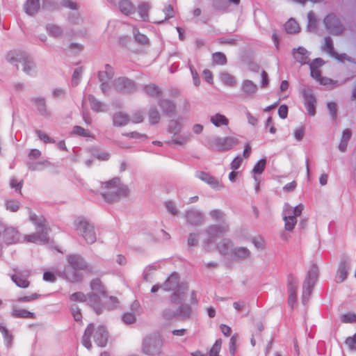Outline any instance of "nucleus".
<instances>
[{
  "instance_id": "nucleus-1",
  "label": "nucleus",
  "mask_w": 356,
  "mask_h": 356,
  "mask_svg": "<svg viewBox=\"0 0 356 356\" xmlns=\"http://www.w3.org/2000/svg\"><path fill=\"white\" fill-rule=\"evenodd\" d=\"M91 291L88 293V305L97 315H100L104 310L115 309L119 303L117 297L108 296L106 286L99 278H94L90 282Z\"/></svg>"
},
{
  "instance_id": "nucleus-2",
  "label": "nucleus",
  "mask_w": 356,
  "mask_h": 356,
  "mask_svg": "<svg viewBox=\"0 0 356 356\" xmlns=\"http://www.w3.org/2000/svg\"><path fill=\"white\" fill-rule=\"evenodd\" d=\"M197 299L194 290L186 280L179 283V318H188L196 306Z\"/></svg>"
},
{
  "instance_id": "nucleus-3",
  "label": "nucleus",
  "mask_w": 356,
  "mask_h": 356,
  "mask_svg": "<svg viewBox=\"0 0 356 356\" xmlns=\"http://www.w3.org/2000/svg\"><path fill=\"white\" fill-rule=\"evenodd\" d=\"M107 191L102 193L104 199L108 203L115 202L121 197L129 195V189L125 186L120 185L119 177H114L105 182Z\"/></svg>"
},
{
  "instance_id": "nucleus-4",
  "label": "nucleus",
  "mask_w": 356,
  "mask_h": 356,
  "mask_svg": "<svg viewBox=\"0 0 356 356\" xmlns=\"http://www.w3.org/2000/svg\"><path fill=\"white\" fill-rule=\"evenodd\" d=\"M305 208V207L302 203L296 204L286 203L284 205L282 218L286 230L291 231L294 229L298 222L297 218L301 216Z\"/></svg>"
},
{
  "instance_id": "nucleus-5",
  "label": "nucleus",
  "mask_w": 356,
  "mask_h": 356,
  "mask_svg": "<svg viewBox=\"0 0 356 356\" xmlns=\"http://www.w3.org/2000/svg\"><path fill=\"white\" fill-rule=\"evenodd\" d=\"M163 341L160 335L152 333L147 336L143 341L142 350L145 355L159 356L161 354Z\"/></svg>"
},
{
  "instance_id": "nucleus-6",
  "label": "nucleus",
  "mask_w": 356,
  "mask_h": 356,
  "mask_svg": "<svg viewBox=\"0 0 356 356\" xmlns=\"http://www.w3.org/2000/svg\"><path fill=\"white\" fill-rule=\"evenodd\" d=\"M76 229L85 239L86 243L92 244L97 240L96 234L93 225L86 219L79 220L75 223Z\"/></svg>"
},
{
  "instance_id": "nucleus-7",
  "label": "nucleus",
  "mask_w": 356,
  "mask_h": 356,
  "mask_svg": "<svg viewBox=\"0 0 356 356\" xmlns=\"http://www.w3.org/2000/svg\"><path fill=\"white\" fill-rule=\"evenodd\" d=\"M162 290L166 292H172L169 298L170 303L178 302V272H172L162 284Z\"/></svg>"
},
{
  "instance_id": "nucleus-8",
  "label": "nucleus",
  "mask_w": 356,
  "mask_h": 356,
  "mask_svg": "<svg viewBox=\"0 0 356 356\" xmlns=\"http://www.w3.org/2000/svg\"><path fill=\"white\" fill-rule=\"evenodd\" d=\"M113 85L115 90L122 94L130 95L134 93L138 90L136 81L127 76L116 78Z\"/></svg>"
},
{
  "instance_id": "nucleus-9",
  "label": "nucleus",
  "mask_w": 356,
  "mask_h": 356,
  "mask_svg": "<svg viewBox=\"0 0 356 356\" xmlns=\"http://www.w3.org/2000/svg\"><path fill=\"white\" fill-rule=\"evenodd\" d=\"M60 276L70 283L81 282L83 278L82 270L66 264L60 273Z\"/></svg>"
},
{
  "instance_id": "nucleus-10",
  "label": "nucleus",
  "mask_w": 356,
  "mask_h": 356,
  "mask_svg": "<svg viewBox=\"0 0 356 356\" xmlns=\"http://www.w3.org/2000/svg\"><path fill=\"white\" fill-rule=\"evenodd\" d=\"M1 236H2L3 241L8 245L14 244L19 240V232L18 230L12 226H7L3 222L0 225Z\"/></svg>"
},
{
  "instance_id": "nucleus-11",
  "label": "nucleus",
  "mask_w": 356,
  "mask_h": 356,
  "mask_svg": "<svg viewBox=\"0 0 356 356\" xmlns=\"http://www.w3.org/2000/svg\"><path fill=\"white\" fill-rule=\"evenodd\" d=\"M67 264L81 270L90 272L92 266L88 264L84 257L78 253H72L66 256Z\"/></svg>"
},
{
  "instance_id": "nucleus-12",
  "label": "nucleus",
  "mask_w": 356,
  "mask_h": 356,
  "mask_svg": "<svg viewBox=\"0 0 356 356\" xmlns=\"http://www.w3.org/2000/svg\"><path fill=\"white\" fill-rule=\"evenodd\" d=\"M323 62L320 58H316L310 64L311 75L322 85L328 86L333 83V81L329 78H321L318 68L322 66Z\"/></svg>"
},
{
  "instance_id": "nucleus-13",
  "label": "nucleus",
  "mask_w": 356,
  "mask_h": 356,
  "mask_svg": "<svg viewBox=\"0 0 356 356\" xmlns=\"http://www.w3.org/2000/svg\"><path fill=\"white\" fill-rule=\"evenodd\" d=\"M303 97L304 105L308 115L311 117H314L316 113V99L315 96L310 90L306 89L303 91Z\"/></svg>"
},
{
  "instance_id": "nucleus-14",
  "label": "nucleus",
  "mask_w": 356,
  "mask_h": 356,
  "mask_svg": "<svg viewBox=\"0 0 356 356\" xmlns=\"http://www.w3.org/2000/svg\"><path fill=\"white\" fill-rule=\"evenodd\" d=\"M108 337V333L106 327L103 325H100L94 333V341L97 346L101 348L105 347L107 344Z\"/></svg>"
},
{
  "instance_id": "nucleus-15",
  "label": "nucleus",
  "mask_w": 356,
  "mask_h": 356,
  "mask_svg": "<svg viewBox=\"0 0 356 356\" xmlns=\"http://www.w3.org/2000/svg\"><path fill=\"white\" fill-rule=\"evenodd\" d=\"M23 72L29 76L35 77L37 75L36 65L33 60L29 56L24 55L22 56Z\"/></svg>"
},
{
  "instance_id": "nucleus-16",
  "label": "nucleus",
  "mask_w": 356,
  "mask_h": 356,
  "mask_svg": "<svg viewBox=\"0 0 356 356\" xmlns=\"http://www.w3.org/2000/svg\"><path fill=\"white\" fill-rule=\"evenodd\" d=\"M237 143V140L232 137H226L217 139L213 147L218 151H226L232 148Z\"/></svg>"
},
{
  "instance_id": "nucleus-17",
  "label": "nucleus",
  "mask_w": 356,
  "mask_h": 356,
  "mask_svg": "<svg viewBox=\"0 0 356 356\" xmlns=\"http://www.w3.org/2000/svg\"><path fill=\"white\" fill-rule=\"evenodd\" d=\"M158 104L161 108L163 113L166 115L171 116L175 114L176 104L174 101L168 99L160 98L158 102Z\"/></svg>"
},
{
  "instance_id": "nucleus-18",
  "label": "nucleus",
  "mask_w": 356,
  "mask_h": 356,
  "mask_svg": "<svg viewBox=\"0 0 356 356\" xmlns=\"http://www.w3.org/2000/svg\"><path fill=\"white\" fill-rule=\"evenodd\" d=\"M325 26L334 35L341 32L342 28L339 20L333 15L327 16L324 21Z\"/></svg>"
},
{
  "instance_id": "nucleus-19",
  "label": "nucleus",
  "mask_w": 356,
  "mask_h": 356,
  "mask_svg": "<svg viewBox=\"0 0 356 356\" xmlns=\"http://www.w3.org/2000/svg\"><path fill=\"white\" fill-rule=\"evenodd\" d=\"M29 219L35 225L36 232H47L48 227L46 224V219L42 216H38L35 213H31L29 216Z\"/></svg>"
},
{
  "instance_id": "nucleus-20",
  "label": "nucleus",
  "mask_w": 356,
  "mask_h": 356,
  "mask_svg": "<svg viewBox=\"0 0 356 356\" xmlns=\"http://www.w3.org/2000/svg\"><path fill=\"white\" fill-rule=\"evenodd\" d=\"M26 240L28 242L39 244H46L49 242L47 232H36L32 234L26 236Z\"/></svg>"
},
{
  "instance_id": "nucleus-21",
  "label": "nucleus",
  "mask_w": 356,
  "mask_h": 356,
  "mask_svg": "<svg viewBox=\"0 0 356 356\" xmlns=\"http://www.w3.org/2000/svg\"><path fill=\"white\" fill-rule=\"evenodd\" d=\"M31 101L36 106L37 111L40 115L45 117V118H47L49 116L50 113L47 109L46 100H45L44 97H33Z\"/></svg>"
},
{
  "instance_id": "nucleus-22",
  "label": "nucleus",
  "mask_w": 356,
  "mask_h": 356,
  "mask_svg": "<svg viewBox=\"0 0 356 356\" xmlns=\"http://www.w3.org/2000/svg\"><path fill=\"white\" fill-rule=\"evenodd\" d=\"M168 132L172 134L170 140L166 141L168 145H178V120H170L168 126Z\"/></svg>"
},
{
  "instance_id": "nucleus-23",
  "label": "nucleus",
  "mask_w": 356,
  "mask_h": 356,
  "mask_svg": "<svg viewBox=\"0 0 356 356\" xmlns=\"http://www.w3.org/2000/svg\"><path fill=\"white\" fill-rule=\"evenodd\" d=\"M113 124L115 127H122L130 121L129 116L122 111L116 112L113 115Z\"/></svg>"
},
{
  "instance_id": "nucleus-24",
  "label": "nucleus",
  "mask_w": 356,
  "mask_h": 356,
  "mask_svg": "<svg viewBox=\"0 0 356 356\" xmlns=\"http://www.w3.org/2000/svg\"><path fill=\"white\" fill-rule=\"evenodd\" d=\"M95 326L93 323H89L86 327L83 335L82 337V344L88 350H90L92 348V343L90 341V337L94 332Z\"/></svg>"
},
{
  "instance_id": "nucleus-25",
  "label": "nucleus",
  "mask_w": 356,
  "mask_h": 356,
  "mask_svg": "<svg viewBox=\"0 0 356 356\" xmlns=\"http://www.w3.org/2000/svg\"><path fill=\"white\" fill-rule=\"evenodd\" d=\"M143 92L149 97L152 98H161L162 91L159 87L154 83L147 84L143 86Z\"/></svg>"
},
{
  "instance_id": "nucleus-26",
  "label": "nucleus",
  "mask_w": 356,
  "mask_h": 356,
  "mask_svg": "<svg viewBox=\"0 0 356 356\" xmlns=\"http://www.w3.org/2000/svg\"><path fill=\"white\" fill-rule=\"evenodd\" d=\"M171 304L172 307H167L163 311L162 316L165 321L178 318V302Z\"/></svg>"
},
{
  "instance_id": "nucleus-27",
  "label": "nucleus",
  "mask_w": 356,
  "mask_h": 356,
  "mask_svg": "<svg viewBox=\"0 0 356 356\" xmlns=\"http://www.w3.org/2000/svg\"><path fill=\"white\" fill-rule=\"evenodd\" d=\"M211 122L217 127H227L229 123V119L221 113H217L210 118Z\"/></svg>"
},
{
  "instance_id": "nucleus-28",
  "label": "nucleus",
  "mask_w": 356,
  "mask_h": 356,
  "mask_svg": "<svg viewBox=\"0 0 356 356\" xmlns=\"http://www.w3.org/2000/svg\"><path fill=\"white\" fill-rule=\"evenodd\" d=\"M11 316L13 318H35L36 315L34 312L26 310V309L13 308L11 312Z\"/></svg>"
},
{
  "instance_id": "nucleus-29",
  "label": "nucleus",
  "mask_w": 356,
  "mask_h": 356,
  "mask_svg": "<svg viewBox=\"0 0 356 356\" xmlns=\"http://www.w3.org/2000/svg\"><path fill=\"white\" fill-rule=\"evenodd\" d=\"M293 56L297 62L305 64L309 57V52L303 47H298L293 50Z\"/></svg>"
},
{
  "instance_id": "nucleus-30",
  "label": "nucleus",
  "mask_w": 356,
  "mask_h": 356,
  "mask_svg": "<svg viewBox=\"0 0 356 356\" xmlns=\"http://www.w3.org/2000/svg\"><path fill=\"white\" fill-rule=\"evenodd\" d=\"M40 8V0H27L24 9L26 14L30 16L35 15Z\"/></svg>"
},
{
  "instance_id": "nucleus-31",
  "label": "nucleus",
  "mask_w": 356,
  "mask_h": 356,
  "mask_svg": "<svg viewBox=\"0 0 356 356\" xmlns=\"http://www.w3.org/2000/svg\"><path fill=\"white\" fill-rule=\"evenodd\" d=\"M266 165V159H261L258 161L252 170V174L255 181H258L259 176L264 171Z\"/></svg>"
},
{
  "instance_id": "nucleus-32",
  "label": "nucleus",
  "mask_w": 356,
  "mask_h": 356,
  "mask_svg": "<svg viewBox=\"0 0 356 356\" xmlns=\"http://www.w3.org/2000/svg\"><path fill=\"white\" fill-rule=\"evenodd\" d=\"M241 90L246 95H254L257 91V86L253 81L246 79L241 83Z\"/></svg>"
},
{
  "instance_id": "nucleus-33",
  "label": "nucleus",
  "mask_w": 356,
  "mask_h": 356,
  "mask_svg": "<svg viewBox=\"0 0 356 356\" xmlns=\"http://www.w3.org/2000/svg\"><path fill=\"white\" fill-rule=\"evenodd\" d=\"M119 9L125 15H130L135 13V7L129 0H121L119 2Z\"/></svg>"
},
{
  "instance_id": "nucleus-34",
  "label": "nucleus",
  "mask_w": 356,
  "mask_h": 356,
  "mask_svg": "<svg viewBox=\"0 0 356 356\" xmlns=\"http://www.w3.org/2000/svg\"><path fill=\"white\" fill-rule=\"evenodd\" d=\"M12 281L17 285V286L22 289H26L29 286V281L23 277L20 273H15L11 276Z\"/></svg>"
},
{
  "instance_id": "nucleus-35",
  "label": "nucleus",
  "mask_w": 356,
  "mask_h": 356,
  "mask_svg": "<svg viewBox=\"0 0 356 356\" xmlns=\"http://www.w3.org/2000/svg\"><path fill=\"white\" fill-rule=\"evenodd\" d=\"M284 29L288 33L294 34L300 31V27L294 19H289L284 24Z\"/></svg>"
},
{
  "instance_id": "nucleus-36",
  "label": "nucleus",
  "mask_w": 356,
  "mask_h": 356,
  "mask_svg": "<svg viewBox=\"0 0 356 356\" xmlns=\"http://www.w3.org/2000/svg\"><path fill=\"white\" fill-rule=\"evenodd\" d=\"M149 5L147 2H141L138 5V13L143 22H149Z\"/></svg>"
},
{
  "instance_id": "nucleus-37",
  "label": "nucleus",
  "mask_w": 356,
  "mask_h": 356,
  "mask_svg": "<svg viewBox=\"0 0 356 356\" xmlns=\"http://www.w3.org/2000/svg\"><path fill=\"white\" fill-rule=\"evenodd\" d=\"M200 179L206 181L208 184L214 188L220 189L222 188V185L216 178L209 175L202 174L200 175Z\"/></svg>"
},
{
  "instance_id": "nucleus-38",
  "label": "nucleus",
  "mask_w": 356,
  "mask_h": 356,
  "mask_svg": "<svg viewBox=\"0 0 356 356\" xmlns=\"http://www.w3.org/2000/svg\"><path fill=\"white\" fill-rule=\"evenodd\" d=\"M148 118L150 124L154 125L159 122L160 114L155 106L149 108L148 111Z\"/></svg>"
},
{
  "instance_id": "nucleus-39",
  "label": "nucleus",
  "mask_w": 356,
  "mask_h": 356,
  "mask_svg": "<svg viewBox=\"0 0 356 356\" xmlns=\"http://www.w3.org/2000/svg\"><path fill=\"white\" fill-rule=\"evenodd\" d=\"M47 33L49 36L58 38L63 34V30L54 24H49L46 26Z\"/></svg>"
},
{
  "instance_id": "nucleus-40",
  "label": "nucleus",
  "mask_w": 356,
  "mask_h": 356,
  "mask_svg": "<svg viewBox=\"0 0 356 356\" xmlns=\"http://www.w3.org/2000/svg\"><path fill=\"white\" fill-rule=\"evenodd\" d=\"M88 99L90 102V108L93 111L99 112L102 111V103L98 100L93 95H88Z\"/></svg>"
},
{
  "instance_id": "nucleus-41",
  "label": "nucleus",
  "mask_w": 356,
  "mask_h": 356,
  "mask_svg": "<svg viewBox=\"0 0 356 356\" xmlns=\"http://www.w3.org/2000/svg\"><path fill=\"white\" fill-rule=\"evenodd\" d=\"M232 256L234 258L238 259H245L250 256V251L243 247L235 248Z\"/></svg>"
},
{
  "instance_id": "nucleus-42",
  "label": "nucleus",
  "mask_w": 356,
  "mask_h": 356,
  "mask_svg": "<svg viewBox=\"0 0 356 356\" xmlns=\"http://www.w3.org/2000/svg\"><path fill=\"white\" fill-rule=\"evenodd\" d=\"M348 270V266L345 264H341L337 270L336 275V281L337 282H341L344 281L346 278Z\"/></svg>"
},
{
  "instance_id": "nucleus-43",
  "label": "nucleus",
  "mask_w": 356,
  "mask_h": 356,
  "mask_svg": "<svg viewBox=\"0 0 356 356\" xmlns=\"http://www.w3.org/2000/svg\"><path fill=\"white\" fill-rule=\"evenodd\" d=\"M70 300L73 302H85L88 301V293L85 294L83 292L77 291L70 295Z\"/></svg>"
},
{
  "instance_id": "nucleus-44",
  "label": "nucleus",
  "mask_w": 356,
  "mask_h": 356,
  "mask_svg": "<svg viewBox=\"0 0 356 356\" xmlns=\"http://www.w3.org/2000/svg\"><path fill=\"white\" fill-rule=\"evenodd\" d=\"M0 332L3 334L6 346L8 348L13 343V337L4 325H0Z\"/></svg>"
},
{
  "instance_id": "nucleus-45",
  "label": "nucleus",
  "mask_w": 356,
  "mask_h": 356,
  "mask_svg": "<svg viewBox=\"0 0 356 356\" xmlns=\"http://www.w3.org/2000/svg\"><path fill=\"white\" fill-rule=\"evenodd\" d=\"M6 209L11 212H16L18 211L20 202L14 199H7L5 201Z\"/></svg>"
},
{
  "instance_id": "nucleus-46",
  "label": "nucleus",
  "mask_w": 356,
  "mask_h": 356,
  "mask_svg": "<svg viewBox=\"0 0 356 356\" xmlns=\"http://www.w3.org/2000/svg\"><path fill=\"white\" fill-rule=\"evenodd\" d=\"M92 155L99 161H108L111 156L108 152L102 151L99 149H93L92 151Z\"/></svg>"
},
{
  "instance_id": "nucleus-47",
  "label": "nucleus",
  "mask_w": 356,
  "mask_h": 356,
  "mask_svg": "<svg viewBox=\"0 0 356 356\" xmlns=\"http://www.w3.org/2000/svg\"><path fill=\"white\" fill-rule=\"evenodd\" d=\"M122 321L127 325H131L136 322V316L133 312H125L121 316Z\"/></svg>"
},
{
  "instance_id": "nucleus-48",
  "label": "nucleus",
  "mask_w": 356,
  "mask_h": 356,
  "mask_svg": "<svg viewBox=\"0 0 356 356\" xmlns=\"http://www.w3.org/2000/svg\"><path fill=\"white\" fill-rule=\"evenodd\" d=\"M134 38L140 44L146 45L149 44V40L147 35L140 33L138 30L134 32Z\"/></svg>"
},
{
  "instance_id": "nucleus-49",
  "label": "nucleus",
  "mask_w": 356,
  "mask_h": 356,
  "mask_svg": "<svg viewBox=\"0 0 356 356\" xmlns=\"http://www.w3.org/2000/svg\"><path fill=\"white\" fill-rule=\"evenodd\" d=\"M42 7L47 10H54L58 8L59 5L56 0H42Z\"/></svg>"
},
{
  "instance_id": "nucleus-50",
  "label": "nucleus",
  "mask_w": 356,
  "mask_h": 356,
  "mask_svg": "<svg viewBox=\"0 0 356 356\" xmlns=\"http://www.w3.org/2000/svg\"><path fill=\"white\" fill-rule=\"evenodd\" d=\"M163 11L165 14L164 19H161V20H158V21H153V22H152V23L156 24H161L173 16L174 10H173L172 6H170V5L165 6Z\"/></svg>"
},
{
  "instance_id": "nucleus-51",
  "label": "nucleus",
  "mask_w": 356,
  "mask_h": 356,
  "mask_svg": "<svg viewBox=\"0 0 356 356\" xmlns=\"http://www.w3.org/2000/svg\"><path fill=\"white\" fill-rule=\"evenodd\" d=\"M212 61L216 65H225L227 62V58L222 53L217 52L213 54Z\"/></svg>"
},
{
  "instance_id": "nucleus-52",
  "label": "nucleus",
  "mask_w": 356,
  "mask_h": 356,
  "mask_svg": "<svg viewBox=\"0 0 356 356\" xmlns=\"http://www.w3.org/2000/svg\"><path fill=\"white\" fill-rule=\"evenodd\" d=\"M221 80L225 84L229 86H233L236 83L235 77L227 73L221 75Z\"/></svg>"
},
{
  "instance_id": "nucleus-53",
  "label": "nucleus",
  "mask_w": 356,
  "mask_h": 356,
  "mask_svg": "<svg viewBox=\"0 0 356 356\" xmlns=\"http://www.w3.org/2000/svg\"><path fill=\"white\" fill-rule=\"evenodd\" d=\"M42 296L41 294H38L36 293H32L30 296H23L17 298V301L19 302H29Z\"/></svg>"
},
{
  "instance_id": "nucleus-54",
  "label": "nucleus",
  "mask_w": 356,
  "mask_h": 356,
  "mask_svg": "<svg viewBox=\"0 0 356 356\" xmlns=\"http://www.w3.org/2000/svg\"><path fill=\"white\" fill-rule=\"evenodd\" d=\"M82 72L83 69L81 67L75 68L71 81L72 86H76L79 84V80L81 76Z\"/></svg>"
},
{
  "instance_id": "nucleus-55",
  "label": "nucleus",
  "mask_w": 356,
  "mask_h": 356,
  "mask_svg": "<svg viewBox=\"0 0 356 356\" xmlns=\"http://www.w3.org/2000/svg\"><path fill=\"white\" fill-rule=\"evenodd\" d=\"M72 134H76L80 136L83 137H90V132L88 130L85 129L84 128L76 125L72 129Z\"/></svg>"
},
{
  "instance_id": "nucleus-56",
  "label": "nucleus",
  "mask_w": 356,
  "mask_h": 356,
  "mask_svg": "<svg viewBox=\"0 0 356 356\" xmlns=\"http://www.w3.org/2000/svg\"><path fill=\"white\" fill-rule=\"evenodd\" d=\"M218 249L223 254H228V253H229L230 250L232 249L231 242L229 241H228V240L222 241L218 245Z\"/></svg>"
},
{
  "instance_id": "nucleus-57",
  "label": "nucleus",
  "mask_w": 356,
  "mask_h": 356,
  "mask_svg": "<svg viewBox=\"0 0 356 356\" xmlns=\"http://www.w3.org/2000/svg\"><path fill=\"white\" fill-rule=\"evenodd\" d=\"M23 180L17 181V180L15 178H12L10 180V186L11 188H15L16 193H18L22 195V188L23 186Z\"/></svg>"
},
{
  "instance_id": "nucleus-58",
  "label": "nucleus",
  "mask_w": 356,
  "mask_h": 356,
  "mask_svg": "<svg viewBox=\"0 0 356 356\" xmlns=\"http://www.w3.org/2000/svg\"><path fill=\"white\" fill-rule=\"evenodd\" d=\"M38 137L42 140L45 143H54L55 140L50 136H49L47 134L42 132L40 130L36 129L35 131Z\"/></svg>"
},
{
  "instance_id": "nucleus-59",
  "label": "nucleus",
  "mask_w": 356,
  "mask_h": 356,
  "mask_svg": "<svg viewBox=\"0 0 356 356\" xmlns=\"http://www.w3.org/2000/svg\"><path fill=\"white\" fill-rule=\"evenodd\" d=\"M22 56L19 57V54L15 53H8L6 56V60L12 65H17V63L22 60Z\"/></svg>"
},
{
  "instance_id": "nucleus-60",
  "label": "nucleus",
  "mask_w": 356,
  "mask_h": 356,
  "mask_svg": "<svg viewBox=\"0 0 356 356\" xmlns=\"http://www.w3.org/2000/svg\"><path fill=\"white\" fill-rule=\"evenodd\" d=\"M221 346L222 341L220 339L217 340L211 349L210 356H220L219 353L221 349Z\"/></svg>"
},
{
  "instance_id": "nucleus-61",
  "label": "nucleus",
  "mask_w": 356,
  "mask_h": 356,
  "mask_svg": "<svg viewBox=\"0 0 356 356\" xmlns=\"http://www.w3.org/2000/svg\"><path fill=\"white\" fill-rule=\"evenodd\" d=\"M144 113L141 111H137L132 115L131 122L134 124H138L143 121Z\"/></svg>"
},
{
  "instance_id": "nucleus-62",
  "label": "nucleus",
  "mask_w": 356,
  "mask_h": 356,
  "mask_svg": "<svg viewBox=\"0 0 356 356\" xmlns=\"http://www.w3.org/2000/svg\"><path fill=\"white\" fill-rule=\"evenodd\" d=\"M72 314L75 321H81L82 319V314L81 309L77 306H72L71 307Z\"/></svg>"
},
{
  "instance_id": "nucleus-63",
  "label": "nucleus",
  "mask_w": 356,
  "mask_h": 356,
  "mask_svg": "<svg viewBox=\"0 0 356 356\" xmlns=\"http://www.w3.org/2000/svg\"><path fill=\"white\" fill-rule=\"evenodd\" d=\"M42 278L44 281L51 283L56 280V275L51 270H45L43 273Z\"/></svg>"
},
{
  "instance_id": "nucleus-64",
  "label": "nucleus",
  "mask_w": 356,
  "mask_h": 356,
  "mask_svg": "<svg viewBox=\"0 0 356 356\" xmlns=\"http://www.w3.org/2000/svg\"><path fill=\"white\" fill-rule=\"evenodd\" d=\"M165 207L168 212L173 215H176L177 213V209L176 206L173 204L172 202L168 200L164 202Z\"/></svg>"
}]
</instances>
